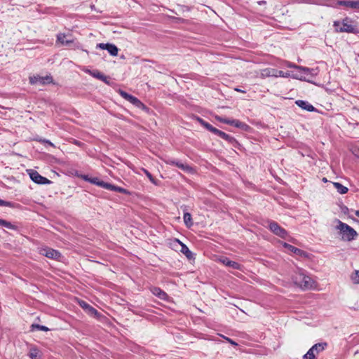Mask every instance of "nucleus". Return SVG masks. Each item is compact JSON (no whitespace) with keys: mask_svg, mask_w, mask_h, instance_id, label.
Listing matches in <instances>:
<instances>
[{"mask_svg":"<svg viewBox=\"0 0 359 359\" xmlns=\"http://www.w3.org/2000/svg\"><path fill=\"white\" fill-rule=\"evenodd\" d=\"M333 27L337 32H346L355 34L358 32V27L350 18H345L340 21H334Z\"/></svg>","mask_w":359,"mask_h":359,"instance_id":"obj_1","label":"nucleus"},{"mask_svg":"<svg viewBox=\"0 0 359 359\" xmlns=\"http://www.w3.org/2000/svg\"><path fill=\"white\" fill-rule=\"evenodd\" d=\"M337 222L338 224L336 226V229L339 231V233L342 240L349 242L357 237V231L351 226L342 222L339 219H337Z\"/></svg>","mask_w":359,"mask_h":359,"instance_id":"obj_2","label":"nucleus"},{"mask_svg":"<svg viewBox=\"0 0 359 359\" xmlns=\"http://www.w3.org/2000/svg\"><path fill=\"white\" fill-rule=\"evenodd\" d=\"M292 280L296 285L303 290H308L313 287V281L312 278L301 270L294 273Z\"/></svg>","mask_w":359,"mask_h":359,"instance_id":"obj_3","label":"nucleus"},{"mask_svg":"<svg viewBox=\"0 0 359 359\" xmlns=\"http://www.w3.org/2000/svg\"><path fill=\"white\" fill-rule=\"evenodd\" d=\"M323 6L332 8L342 6L353 10H359V0H328Z\"/></svg>","mask_w":359,"mask_h":359,"instance_id":"obj_4","label":"nucleus"},{"mask_svg":"<svg viewBox=\"0 0 359 359\" xmlns=\"http://www.w3.org/2000/svg\"><path fill=\"white\" fill-rule=\"evenodd\" d=\"M39 252L40 255L53 260L60 261L62 257V254L58 250L48 246L39 248Z\"/></svg>","mask_w":359,"mask_h":359,"instance_id":"obj_5","label":"nucleus"},{"mask_svg":"<svg viewBox=\"0 0 359 359\" xmlns=\"http://www.w3.org/2000/svg\"><path fill=\"white\" fill-rule=\"evenodd\" d=\"M269 229L275 235L280 237L281 238H286V237L287 236V231L283 227H281L276 222L269 221Z\"/></svg>","mask_w":359,"mask_h":359,"instance_id":"obj_6","label":"nucleus"},{"mask_svg":"<svg viewBox=\"0 0 359 359\" xmlns=\"http://www.w3.org/2000/svg\"><path fill=\"white\" fill-rule=\"evenodd\" d=\"M27 172L29 173V175L31 178V180L39 184H51L52 182L47 179L45 177H43L37 171L34 170L32 169L27 170Z\"/></svg>","mask_w":359,"mask_h":359,"instance_id":"obj_7","label":"nucleus"},{"mask_svg":"<svg viewBox=\"0 0 359 359\" xmlns=\"http://www.w3.org/2000/svg\"><path fill=\"white\" fill-rule=\"evenodd\" d=\"M53 79L51 75H46V76H41L39 75L29 76V83L32 85L41 84L46 85L52 83Z\"/></svg>","mask_w":359,"mask_h":359,"instance_id":"obj_8","label":"nucleus"},{"mask_svg":"<svg viewBox=\"0 0 359 359\" xmlns=\"http://www.w3.org/2000/svg\"><path fill=\"white\" fill-rule=\"evenodd\" d=\"M100 187L106 189L107 190L119 192V193H121V194H123L126 195L131 194V193L126 189L114 185V184L108 183V182H105L104 181H102V182H100Z\"/></svg>","mask_w":359,"mask_h":359,"instance_id":"obj_9","label":"nucleus"},{"mask_svg":"<svg viewBox=\"0 0 359 359\" xmlns=\"http://www.w3.org/2000/svg\"><path fill=\"white\" fill-rule=\"evenodd\" d=\"M221 262L226 266L231 267L233 269L243 271V266L241 264H240L239 263H238L236 262L231 261L227 257H224V258L222 259Z\"/></svg>","mask_w":359,"mask_h":359,"instance_id":"obj_10","label":"nucleus"},{"mask_svg":"<svg viewBox=\"0 0 359 359\" xmlns=\"http://www.w3.org/2000/svg\"><path fill=\"white\" fill-rule=\"evenodd\" d=\"M295 104L302 109H304L307 111H315L316 109L309 102L302 100H298L295 102Z\"/></svg>","mask_w":359,"mask_h":359,"instance_id":"obj_11","label":"nucleus"},{"mask_svg":"<svg viewBox=\"0 0 359 359\" xmlns=\"http://www.w3.org/2000/svg\"><path fill=\"white\" fill-rule=\"evenodd\" d=\"M215 135L221 137L222 139L224 140L225 141L233 145L237 143L236 140L233 137L225 133L224 132L220 130H217Z\"/></svg>","mask_w":359,"mask_h":359,"instance_id":"obj_12","label":"nucleus"},{"mask_svg":"<svg viewBox=\"0 0 359 359\" xmlns=\"http://www.w3.org/2000/svg\"><path fill=\"white\" fill-rule=\"evenodd\" d=\"M276 69L267 67L260 70L259 77L265 79L267 77H276Z\"/></svg>","mask_w":359,"mask_h":359,"instance_id":"obj_13","label":"nucleus"},{"mask_svg":"<svg viewBox=\"0 0 359 359\" xmlns=\"http://www.w3.org/2000/svg\"><path fill=\"white\" fill-rule=\"evenodd\" d=\"M151 293L161 300H166L168 298V294L158 287H153L151 288Z\"/></svg>","mask_w":359,"mask_h":359,"instance_id":"obj_14","label":"nucleus"},{"mask_svg":"<svg viewBox=\"0 0 359 359\" xmlns=\"http://www.w3.org/2000/svg\"><path fill=\"white\" fill-rule=\"evenodd\" d=\"M283 246L287 248L289 251L293 252L294 254L297 255H299L301 257H307V253L302 250L297 248L290 244L285 243Z\"/></svg>","mask_w":359,"mask_h":359,"instance_id":"obj_15","label":"nucleus"},{"mask_svg":"<svg viewBox=\"0 0 359 359\" xmlns=\"http://www.w3.org/2000/svg\"><path fill=\"white\" fill-rule=\"evenodd\" d=\"M176 241L181 245V252L187 257L189 259H194V253L189 249V248L179 239H176Z\"/></svg>","mask_w":359,"mask_h":359,"instance_id":"obj_16","label":"nucleus"},{"mask_svg":"<svg viewBox=\"0 0 359 359\" xmlns=\"http://www.w3.org/2000/svg\"><path fill=\"white\" fill-rule=\"evenodd\" d=\"M128 102H130L131 104H133L139 109H141L146 111H149V108L144 104H143L138 98L133 95L131 96Z\"/></svg>","mask_w":359,"mask_h":359,"instance_id":"obj_17","label":"nucleus"},{"mask_svg":"<svg viewBox=\"0 0 359 359\" xmlns=\"http://www.w3.org/2000/svg\"><path fill=\"white\" fill-rule=\"evenodd\" d=\"M85 72L86 73H88V74L91 75L92 76H93L94 78H96L97 79H100V81H104L106 83H108L107 76L105 75H104L103 74H102L98 70L91 71V70L88 69V70H86Z\"/></svg>","mask_w":359,"mask_h":359,"instance_id":"obj_18","label":"nucleus"},{"mask_svg":"<svg viewBox=\"0 0 359 359\" xmlns=\"http://www.w3.org/2000/svg\"><path fill=\"white\" fill-rule=\"evenodd\" d=\"M197 121L198 123L203 126L205 129H207L208 131L212 133L213 134L216 133V131L218 130L217 128L213 127L211 124L204 121L203 118L198 117Z\"/></svg>","mask_w":359,"mask_h":359,"instance_id":"obj_19","label":"nucleus"},{"mask_svg":"<svg viewBox=\"0 0 359 359\" xmlns=\"http://www.w3.org/2000/svg\"><path fill=\"white\" fill-rule=\"evenodd\" d=\"M229 125L233 126L236 128H241L244 130H247V129L249 128V126L246 123L241 122L237 119H230Z\"/></svg>","mask_w":359,"mask_h":359,"instance_id":"obj_20","label":"nucleus"},{"mask_svg":"<svg viewBox=\"0 0 359 359\" xmlns=\"http://www.w3.org/2000/svg\"><path fill=\"white\" fill-rule=\"evenodd\" d=\"M327 346V344L324 342V343H318V344H314L311 348V349L313 350V352H315V353L316 355H318L319 353L322 352Z\"/></svg>","mask_w":359,"mask_h":359,"instance_id":"obj_21","label":"nucleus"},{"mask_svg":"<svg viewBox=\"0 0 359 359\" xmlns=\"http://www.w3.org/2000/svg\"><path fill=\"white\" fill-rule=\"evenodd\" d=\"M297 70H299L302 73H304L306 75L315 76L317 74L316 69H310L306 67L300 66L299 67H297Z\"/></svg>","mask_w":359,"mask_h":359,"instance_id":"obj_22","label":"nucleus"},{"mask_svg":"<svg viewBox=\"0 0 359 359\" xmlns=\"http://www.w3.org/2000/svg\"><path fill=\"white\" fill-rule=\"evenodd\" d=\"M175 166L189 173L192 172L194 170L191 166L184 164L180 161H177Z\"/></svg>","mask_w":359,"mask_h":359,"instance_id":"obj_23","label":"nucleus"},{"mask_svg":"<svg viewBox=\"0 0 359 359\" xmlns=\"http://www.w3.org/2000/svg\"><path fill=\"white\" fill-rule=\"evenodd\" d=\"M332 184L334 188L337 189V192L340 194H345L348 191V189L346 187L344 186L339 182H332Z\"/></svg>","mask_w":359,"mask_h":359,"instance_id":"obj_24","label":"nucleus"},{"mask_svg":"<svg viewBox=\"0 0 359 359\" xmlns=\"http://www.w3.org/2000/svg\"><path fill=\"white\" fill-rule=\"evenodd\" d=\"M183 219L187 227L190 228L191 226H193L192 217L190 213L184 212L183 215Z\"/></svg>","mask_w":359,"mask_h":359,"instance_id":"obj_25","label":"nucleus"},{"mask_svg":"<svg viewBox=\"0 0 359 359\" xmlns=\"http://www.w3.org/2000/svg\"><path fill=\"white\" fill-rule=\"evenodd\" d=\"M106 50L112 56H116L118 55V48L114 44L108 43Z\"/></svg>","mask_w":359,"mask_h":359,"instance_id":"obj_26","label":"nucleus"},{"mask_svg":"<svg viewBox=\"0 0 359 359\" xmlns=\"http://www.w3.org/2000/svg\"><path fill=\"white\" fill-rule=\"evenodd\" d=\"M29 356L31 358V359H39V349L35 346L30 348Z\"/></svg>","mask_w":359,"mask_h":359,"instance_id":"obj_27","label":"nucleus"},{"mask_svg":"<svg viewBox=\"0 0 359 359\" xmlns=\"http://www.w3.org/2000/svg\"><path fill=\"white\" fill-rule=\"evenodd\" d=\"M65 37H66V36L65 34L60 33V34H57V41L61 43L63 45H66V46H67L73 42L72 40H65Z\"/></svg>","mask_w":359,"mask_h":359,"instance_id":"obj_28","label":"nucleus"},{"mask_svg":"<svg viewBox=\"0 0 359 359\" xmlns=\"http://www.w3.org/2000/svg\"><path fill=\"white\" fill-rule=\"evenodd\" d=\"M0 226H4L8 229H15V225L3 219H0Z\"/></svg>","mask_w":359,"mask_h":359,"instance_id":"obj_29","label":"nucleus"},{"mask_svg":"<svg viewBox=\"0 0 359 359\" xmlns=\"http://www.w3.org/2000/svg\"><path fill=\"white\" fill-rule=\"evenodd\" d=\"M316 353L311 348L307 351V353L303 356V359H315Z\"/></svg>","mask_w":359,"mask_h":359,"instance_id":"obj_30","label":"nucleus"},{"mask_svg":"<svg viewBox=\"0 0 359 359\" xmlns=\"http://www.w3.org/2000/svg\"><path fill=\"white\" fill-rule=\"evenodd\" d=\"M32 330H34V329H37L38 330H41V331H48L49 329L44 326V325H39V324H32Z\"/></svg>","mask_w":359,"mask_h":359,"instance_id":"obj_31","label":"nucleus"},{"mask_svg":"<svg viewBox=\"0 0 359 359\" xmlns=\"http://www.w3.org/2000/svg\"><path fill=\"white\" fill-rule=\"evenodd\" d=\"M290 75V74L288 72H285L283 71L276 69V77L287 78V77H289Z\"/></svg>","mask_w":359,"mask_h":359,"instance_id":"obj_32","label":"nucleus"},{"mask_svg":"<svg viewBox=\"0 0 359 359\" xmlns=\"http://www.w3.org/2000/svg\"><path fill=\"white\" fill-rule=\"evenodd\" d=\"M143 172L147 175V177L149 179L150 182L154 184H156V180L152 176V175L146 169H143Z\"/></svg>","mask_w":359,"mask_h":359,"instance_id":"obj_33","label":"nucleus"},{"mask_svg":"<svg viewBox=\"0 0 359 359\" xmlns=\"http://www.w3.org/2000/svg\"><path fill=\"white\" fill-rule=\"evenodd\" d=\"M351 279L354 283L359 284V270L355 271V273L351 276Z\"/></svg>","mask_w":359,"mask_h":359,"instance_id":"obj_34","label":"nucleus"},{"mask_svg":"<svg viewBox=\"0 0 359 359\" xmlns=\"http://www.w3.org/2000/svg\"><path fill=\"white\" fill-rule=\"evenodd\" d=\"M0 206H5V207H13V203L10 201H6L2 199H0Z\"/></svg>","mask_w":359,"mask_h":359,"instance_id":"obj_35","label":"nucleus"},{"mask_svg":"<svg viewBox=\"0 0 359 359\" xmlns=\"http://www.w3.org/2000/svg\"><path fill=\"white\" fill-rule=\"evenodd\" d=\"M102 180H100L98 177H91L90 183L100 187V182H102Z\"/></svg>","mask_w":359,"mask_h":359,"instance_id":"obj_36","label":"nucleus"},{"mask_svg":"<svg viewBox=\"0 0 359 359\" xmlns=\"http://www.w3.org/2000/svg\"><path fill=\"white\" fill-rule=\"evenodd\" d=\"M215 119L217 120L218 121L221 122V123H226V124H228V125H229V121H230V119H229V118H223V117L217 116V115L215 116Z\"/></svg>","mask_w":359,"mask_h":359,"instance_id":"obj_37","label":"nucleus"},{"mask_svg":"<svg viewBox=\"0 0 359 359\" xmlns=\"http://www.w3.org/2000/svg\"><path fill=\"white\" fill-rule=\"evenodd\" d=\"M120 95H121L122 97H123L124 99H126L128 101H129L130 98L132 96V95H130L125 91H123V90H121Z\"/></svg>","mask_w":359,"mask_h":359,"instance_id":"obj_38","label":"nucleus"},{"mask_svg":"<svg viewBox=\"0 0 359 359\" xmlns=\"http://www.w3.org/2000/svg\"><path fill=\"white\" fill-rule=\"evenodd\" d=\"M224 339L228 341L229 344H231V345L234 346H237L238 344V343H236V341H234L233 340H232L231 339L229 338V337H223Z\"/></svg>","mask_w":359,"mask_h":359,"instance_id":"obj_39","label":"nucleus"},{"mask_svg":"<svg viewBox=\"0 0 359 359\" xmlns=\"http://www.w3.org/2000/svg\"><path fill=\"white\" fill-rule=\"evenodd\" d=\"M108 43H98V44H97V48H99L102 49V50H106Z\"/></svg>","mask_w":359,"mask_h":359,"instance_id":"obj_40","label":"nucleus"},{"mask_svg":"<svg viewBox=\"0 0 359 359\" xmlns=\"http://www.w3.org/2000/svg\"><path fill=\"white\" fill-rule=\"evenodd\" d=\"M80 306L83 308V309H89V306H90V305H89L88 303L85 302L84 301H81L80 302Z\"/></svg>","mask_w":359,"mask_h":359,"instance_id":"obj_41","label":"nucleus"},{"mask_svg":"<svg viewBox=\"0 0 359 359\" xmlns=\"http://www.w3.org/2000/svg\"><path fill=\"white\" fill-rule=\"evenodd\" d=\"M287 67H290V68H294V69H297V67H299L300 66H298V65H297L295 64H293L292 62H287Z\"/></svg>","mask_w":359,"mask_h":359,"instance_id":"obj_42","label":"nucleus"},{"mask_svg":"<svg viewBox=\"0 0 359 359\" xmlns=\"http://www.w3.org/2000/svg\"><path fill=\"white\" fill-rule=\"evenodd\" d=\"M177 160H175V159H168L165 161V163L168 165H175V163L177 162Z\"/></svg>","mask_w":359,"mask_h":359,"instance_id":"obj_43","label":"nucleus"},{"mask_svg":"<svg viewBox=\"0 0 359 359\" xmlns=\"http://www.w3.org/2000/svg\"><path fill=\"white\" fill-rule=\"evenodd\" d=\"M88 310L89 313L91 314L96 315L97 313V311L91 306H89V309Z\"/></svg>","mask_w":359,"mask_h":359,"instance_id":"obj_44","label":"nucleus"},{"mask_svg":"<svg viewBox=\"0 0 359 359\" xmlns=\"http://www.w3.org/2000/svg\"><path fill=\"white\" fill-rule=\"evenodd\" d=\"M80 177L81 179H83L84 181L88 182H90V178H91V177H88V175H81L80 176Z\"/></svg>","mask_w":359,"mask_h":359,"instance_id":"obj_45","label":"nucleus"},{"mask_svg":"<svg viewBox=\"0 0 359 359\" xmlns=\"http://www.w3.org/2000/svg\"><path fill=\"white\" fill-rule=\"evenodd\" d=\"M234 90H235L236 91H237V92H241V93H246V91H245V90H241V89H240V88H236Z\"/></svg>","mask_w":359,"mask_h":359,"instance_id":"obj_46","label":"nucleus"},{"mask_svg":"<svg viewBox=\"0 0 359 359\" xmlns=\"http://www.w3.org/2000/svg\"><path fill=\"white\" fill-rule=\"evenodd\" d=\"M258 4H259V5H262V4H266V1H258Z\"/></svg>","mask_w":359,"mask_h":359,"instance_id":"obj_47","label":"nucleus"},{"mask_svg":"<svg viewBox=\"0 0 359 359\" xmlns=\"http://www.w3.org/2000/svg\"><path fill=\"white\" fill-rule=\"evenodd\" d=\"M355 215L357 217H359V210H356V211L355 212Z\"/></svg>","mask_w":359,"mask_h":359,"instance_id":"obj_48","label":"nucleus"},{"mask_svg":"<svg viewBox=\"0 0 359 359\" xmlns=\"http://www.w3.org/2000/svg\"><path fill=\"white\" fill-rule=\"evenodd\" d=\"M46 142L49 144L50 145H53V143H51L49 140H46Z\"/></svg>","mask_w":359,"mask_h":359,"instance_id":"obj_49","label":"nucleus"},{"mask_svg":"<svg viewBox=\"0 0 359 359\" xmlns=\"http://www.w3.org/2000/svg\"><path fill=\"white\" fill-rule=\"evenodd\" d=\"M323 182H327V179H326L325 177H324V178L323 179Z\"/></svg>","mask_w":359,"mask_h":359,"instance_id":"obj_50","label":"nucleus"}]
</instances>
